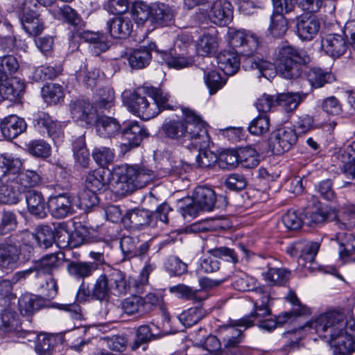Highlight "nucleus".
Returning <instances> with one entry per match:
<instances>
[{"instance_id": "nucleus-1", "label": "nucleus", "mask_w": 355, "mask_h": 355, "mask_svg": "<svg viewBox=\"0 0 355 355\" xmlns=\"http://www.w3.org/2000/svg\"><path fill=\"white\" fill-rule=\"evenodd\" d=\"M182 112L184 119H169L162 123L163 137L189 150L207 146L210 139L205 122L193 110L184 108Z\"/></svg>"}, {"instance_id": "nucleus-2", "label": "nucleus", "mask_w": 355, "mask_h": 355, "mask_svg": "<svg viewBox=\"0 0 355 355\" xmlns=\"http://www.w3.org/2000/svg\"><path fill=\"white\" fill-rule=\"evenodd\" d=\"M310 61L306 53L298 51L290 45L279 47L275 54L274 64L259 58H249L247 64H250L252 69L258 71L259 77L266 79L272 78L276 74V68L280 75L286 79H297L303 72V67Z\"/></svg>"}, {"instance_id": "nucleus-3", "label": "nucleus", "mask_w": 355, "mask_h": 355, "mask_svg": "<svg viewBox=\"0 0 355 355\" xmlns=\"http://www.w3.org/2000/svg\"><path fill=\"white\" fill-rule=\"evenodd\" d=\"M116 180L112 184L114 191L119 195L132 192L144 187L154 177V172L144 166L123 164L114 169Z\"/></svg>"}, {"instance_id": "nucleus-4", "label": "nucleus", "mask_w": 355, "mask_h": 355, "mask_svg": "<svg viewBox=\"0 0 355 355\" xmlns=\"http://www.w3.org/2000/svg\"><path fill=\"white\" fill-rule=\"evenodd\" d=\"M128 290L125 274L119 270L112 269L109 273L101 275L96 280L92 290L93 297L106 300L110 295L120 296Z\"/></svg>"}, {"instance_id": "nucleus-5", "label": "nucleus", "mask_w": 355, "mask_h": 355, "mask_svg": "<svg viewBox=\"0 0 355 355\" xmlns=\"http://www.w3.org/2000/svg\"><path fill=\"white\" fill-rule=\"evenodd\" d=\"M19 69V64L13 55H4L0 58V96L10 101L17 100L24 92L25 86L19 80L8 78L7 75L15 73Z\"/></svg>"}, {"instance_id": "nucleus-6", "label": "nucleus", "mask_w": 355, "mask_h": 355, "mask_svg": "<svg viewBox=\"0 0 355 355\" xmlns=\"http://www.w3.org/2000/svg\"><path fill=\"white\" fill-rule=\"evenodd\" d=\"M306 326L319 337L327 340L345 327V319L342 313L332 310L312 318Z\"/></svg>"}, {"instance_id": "nucleus-7", "label": "nucleus", "mask_w": 355, "mask_h": 355, "mask_svg": "<svg viewBox=\"0 0 355 355\" xmlns=\"http://www.w3.org/2000/svg\"><path fill=\"white\" fill-rule=\"evenodd\" d=\"M148 89V85H144L128 95L123 96V101L128 110L144 120L154 118L159 113L156 103L148 101L145 96H150Z\"/></svg>"}, {"instance_id": "nucleus-8", "label": "nucleus", "mask_w": 355, "mask_h": 355, "mask_svg": "<svg viewBox=\"0 0 355 355\" xmlns=\"http://www.w3.org/2000/svg\"><path fill=\"white\" fill-rule=\"evenodd\" d=\"M193 205L182 208V215L196 217L200 211H210L216 202L215 191L209 187L198 186L192 194Z\"/></svg>"}, {"instance_id": "nucleus-9", "label": "nucleus", "mask_w": 355, "mask_h": 355, "mask_svg": "<svg viewBox=\"0 0 355 355\" xmlns=\"http://www.w3.org/2000/svg\"><path fill=\"white\" fill-rule=\"evenodd\" d=\"M62 254V253H54L42 257L33 267L16 273L17 280L25 279L32 273H35V277H42L43 275L52 274L53 270L61 264Z\"/></svg>"}, {"instance_id": "nucleus-10", "label": "nucleus", "mask_w": 355, "mask_h": 355, "mask_svg": "<svg viewBox=\"0 0 355 355\" xmlns=\"http://www.w3.org/2000/svg\"><path fill=\"white\" fill-rule=\"evenodd\" d=\"M230 44L235 52L250 56L257 49L258 39L249 31L239 30L230 33Z\"/></svg>"}, {"instance_id": "nucleus-11", "label": "nucleus", "mask_w": 355, "mask_h": 355, "mask_svg": "<svg viewBox=\"0 0 355 355\" xmlns=\"http://www.w3.org/2000/svg\"><path fill=\"white\" fill-rule=\"evenodd\" d=\"M34 125L38 129L44 128L55 145H60L64 137L63 125L55 121L46 112H39L33 115Z\"/></svg>"}, {"instance_id": "nucleus-12", "label": "nucleus", "mask_w": 355, "mask_h": 355, "mask_svg": "<svg viewBox=\"0 0 355 355\" xmlns=\"http://www.w3.org/2000/svg\"><path fill=\"white\" fill-rule=\"evenodd\" d=\"M251 298L254 304V309L248 315L257 318L270 315L272 298L268 288L266 286L256 288Z\"/></svg>"}, {"instance_id": "nucleus-13", "label": "nucleus", "mask_w": 355, "mask_h": 355, "mask_svg": "<svg viewBox=\"0 0 355 355\" xmlns=\"http://www.w3.org/2000/svg\"><path fill=\"white\" fill-rule=\"evenodd\" d=\"M297 140L295 130L284 127L279 128L270 138L272 151L275 154H282L288 151Z\"/></svg>"}, {"instance_id": "nucleus-14", "label": "nucleus", "mask_w": 355, "mask_h": 355, "mask_svg": "<svg viewBox=\"0 0 355 355\" xmlns=\"http://www.w3.org/2000/svg\"><path fill=\"white\" fill-rule=\"evenodd\" d=\"M47 207L53 217L64 218L74 211L73 197L68 193L51 196L47 202Z\"/></svg>"}, {"instance_id": "nucleus-15", "label": "nucleus", "mask_w": 355, "mask_h": 355, "mask_svg": "<svg viewBox=\"0 0 355 355\" xmlns=\"http://www.w3.org/2000/svg\"><path fill=\"white\" fill-rule=\"evenodd\" d=\"M20 248L15 239L7 238L0 243V267L13 270L17 267Z\"/></svg>"}, {"instance_id": "nucleus-16", "label": "nucleus", "mask_w": 355, "mask_h": 355, "mask_svg": "<svg viewBox=\"0 0 355 355\" xmlns=\"http://www.w3.org/2000/svg\"><path fill=\"white\" fill-rule=\"evenodd\" d=\"M121 132L123 139L128 141L121 145V150L124 151L139 146L142 139L148 135L146 130L137 121L128 122Z\"/></svg>"}, {"instance_id": "nucleus-17", "label": "nucleus", "mask_w": 355, "mask_h": 355, "mask_svg": "<svg viewBox=\"0 0 355 355\" xmlns=\"http://www.w3.org/2000/svg\"><path fill=\"white\" fill-rule=\"evenodd\" d=\"M22 191L15 178L0 176V202L3 204H17Z\"/></svg>"}, {"instance_id": "nucleus-18", "label": "nucleus", "mask_w": 355, "mask_h": 355, "mask_svg": "<svg viewBox=\"0 0 355 355\" xmlns=\"http://www.w3.org/2000/svg\"><path fill=\"white\" fill-rule=\"evenodd\" d=\"M20 21L24 31L31 36L36 37L44 30V22L39 15L27 7V3H22Z\"/></svg>"}, {"instance_id": "nucleus-19", "label": "nucleus", "mask_w": 355, "mask_h": 355, "mask_svg": "<svg viewBox=\"0 0 355 355\" xmlns=\"http://www.w3.org/2000/svg\"><path fill=\"white\" fill-rule=\"evenodd\" d=\"M291 315V313H284L282 315L278 316L277 320L272 319L265 320V318H257L251 317L250 315H246L240 320H237V321L235 322V324L244 327V329H247L257 324L260 329L271 331L276 328L277 323L283 324L288 322L290 321Z\"/></svg>"}, {"instance_id": "nucleus-20", "label": "nucleus", "mask_w": 355, "mask_h": 355, "mask_svg": "<svg viewBox=\"0 0 355 355\" xmlns=\"http://www.w3.org/2000/svg\"><path fill=\"white\" fill-rule=\"evenodd\" d=\"M209 20L217 25L225 26L233 17L232 4L225 0H218L214 2L208 12Z\"/></svg>"}, {"instance_id": "nucleus-21", "label": "nucleus", "mask_w": 355, "mask_h": 355, "mask_svg": "<svg viewBox=\"0 0 355 355\" xmlns=\"http://www.w3.org/2000/svg\"><path fill=\"white\" fill-rule=\"evenodd\" d=\"M347 47L345 40L338 34H329L321 40L322 50L333 58H338L343 55Z\"/></svg>"}, {"instance_id": "nucleus-22", "label": "nucleus", "mask_w": 355, "mask_h": 355, "mask_svg": "<svg viewBox=\"0 0 355 355\" xmlns=\"http://www.w3.org/2000/svg\"><path fill=\"white\" fill-rule=\"evenodd\" d=\"M333 157L343 164L342 171L347 178H355V144L338 150Z\"/></svg>"}, {"instance_id": "nucleus-23", "label": "nucleus", "mask_w": 355, "mask_h": 355, "mask_svg": "<svg viewBox=\"0 0 355 355\" xmlns=\"http://www.w3.org/2000/svg\"><path fill=\"white\" fill-rule=\"evenodd\" d=\"M0 126L2 134L8 139L16 138L26 130L25 121L14 114L5 117Z\"/></svg>"}, {"instance_id": "nucleus-24", "label": "nucleus", "mask_w": 355, "mask_h": 355, "mask_svg": "<svg viewBox=\"0 0 355 355\" xmlns=\"http://www.w3.org/2000/svg\"><path fill=\"white\" fill-rule=\"evenodd\" d=\"M70 110L72 117L76 121L91 124L96 119V110L94 106L84 101H76L71 103Z\"/></svg>"}, {"instance_id": "nucleus-25", "label": "nucleus", "mask_w": 355, "mask_h": 355, "mask_svg": "<svg viewBox=\"0 0 355 355\" xmlns=\"http://www.w3.org/2000/svg\"><path fill=\"white\" fill-rule=\"evenodd\" d=\"M319 243L317 242L299 241L294 247L297 250L300 251L298 263L303 267L308 269H313V266L315 257L319 250Z\"/></svg>"}, {"instance_id": "nucleus-26", "label": "nucleus", "mask_w": 355, "mask_h": 355, "mask_svg": "<svg viewBox=\"0 0 355 355\" xmlns=\"http://www.w3.org/2000/svg\"><path fill=\"white\" fill-rule=\"evenodd\" d=\"M24 160L17 155L8 152L0 154V169L1 175L16 178L17 174L21 171Z\"/></svg>"}, {"instance_id": "nucleus-27", "label": "nucleus", "mask_w": 355, "mask_h": 355, "mask_svg": "<svg viewBox=\"0 0 355 355\" xmlns=\"http://www.w3.org/2000/svg\"><path fill=\"white\" fill-rule=\"evenodd\" d=\"M320 22L311 16H300L297 19V32L299 37L304 40H312L318 33Z\"/></svg>"}, {"instance_id": "nucleus-28", "label": "nucleus", "mask_w": 355, "mask_h": 355, "mask_svg": "<svg viewBox=\"0 0 355 355\" xmlns=\"http://www.w3.org/2000/svg\"><path fill=\"white\" fill-rule=\"evenodd\" d=\"M236 321H231L230 324L220 328V332L225 334L223 342L226 349L236 348L242 342V333L245 329L244 327L236 325Z\"/></svg>"}, {"instance_id": "nucleus-29", "label": "nucleus", "mask_w": 355, "mask_h": 355, "mask_svg": "<svg viewBox=\"0 0 355 355\" xmlns=\"http://www.w3.org/2000/svg\"><path fill=\"white\" fill-rule=\"evenodd\" d=\"M174 12L171 8L164 3H154L151 5L150 21L157 26H166L173 23Z\"/></svg>"}, {"instance_id": "nucleus-30", "label": "nucleus", "mask_w": 355, "mask_h": 355, "mask_svg": "<svg viewBox=\"0 0 355 355\" xmlns=\"http://www.w3.org/2000/svg\"><path fill=\"white\" fill-rule=\"evenodd\" d=\"M217 62L218 67L227 76H232L236 73L240 67V59L239 53L225 50L218 55Z\"/></svg>"}, {"instance_id": "nucleus-31", "label": "nucleus", "mask_w": 355, "mask_h": 355, "mask_svg": "<svg viewBox=\"0 0 355 355\" xmlns=\"http://www.w3.org/2000/svg\"><path fill=\"white\" fill-rule=\"evenodd\" d=\"M107 26L112 37L122 39L130 35L133 24L129 17H119L108 20Z\"/></svg>"}, {"instance_id": "nucleus-32", "label": "nucleus", "mask_w": 355, "mask_h": 355, "mask_svg": "<svg viewBox=\"0 0 355 355\" xmlns=\"http://www.w3.org/2000/svg\"><path fill=\"white\" fill-rule=\"evenodd\" d=\"M122 58H125L132 69H143L150 63L151 53L146 48L126 50L121 54Z\"/></svg>"}, {"instance_id": "nucleus-33", "label": "nucleus", "mask_w": 355, "mask_h": 355, "mask_svg": "<svg viewBox=\"0 0 355 355\" xmlns=\"http://www.w3.org/2000/svg\"><path fill=\"white\" fill-rule=\"evenodd\" d=\"M352 335L350 332L345 331L344 328L338 334H336L332 338H329L327 342L334 353L340 355H348L352 352Z\"/></svg>"}, {"instance_id": "nucleus-34", "label": "nucleus", "mask_w": 355, "mask_h": 355, "mask_svg": "<svg viewBox=\"0 0 355 355\" xmlns=\"http://www.w3.org/2000/svg\"><path fill=\"white\" fill-rule=\"evenodd\" d=\"M332 218V213H327L318 202L309 205L304 211V222L309 226L320 225Z\"/></svg>"}, {"instance_id": "nucleus-35", "label": "nucleus", "mask_w": 355, "mask_h": 355, "mask_svg": "<svg viewBox=\"0 0 355 355\" xmlns=\"http://www.w3.org/2000/svg\"><path fill=\"white\" fill-rule=\"evenodd\" d=\"M96 130L100 137L110 138L121 132V127L116 119L102 116L96 120Z\"/></svg>"}, {"instance_id": "nucleus-36", "label": "nucleus", "mask_w": 355, "mask_h": 355, "mask_svg": "<svg viewBox=\"0 0 355 355\" xmlns=\"http://www.w3.org/2000/svg\"><path fill=\"white\" fill-rule=\"evenodd\" d=\"M26 201L29 213L40 218L46 216V203L40 192L29 191L26 195Z\"/></svg>"}, {"instance_id": "nucleus-37", "label": "nucleus", "mask_w": 355, "mask_h": 355, "mask_svg": "<svg viewBox=\"0 0 355 355\" xmlns=\"http://www.w3.org/2000/svg\"><path fill=\"white\" fill-rule=\"evenodd\" d=\"M82 38L89 44V50L94 55H98L109 49L106 37L98 33L87 31L82 33Z\"/></svg>"}, {"instance_id": "nucleus-38", "label": "nucleus", "mask_w": 355, "mask_h": 355, "mask_svg": "<svg viewBox=\"0 0 355 355\" xmlns=\"http://www.w3.org/2000/svg\"><path fill=\"white\" fill-rule=\"evenodd\" d=\"M168 291L177 297L186 300L200 302L207 299V295L203 291L195 290L184 284H178L169 287Z\"/></svg>"}, {"instance_id": "nucleus-39", "label": "nucleus", "mask_w": 355, "mask_h": 355, "mask_svg": "<svg viewBox=\"0 0 355 355\" xmlns=\"http://www.w3.org/2000/svg\"><path fill=\"white\" fill-rule=\"evenodd\" d=\"M19 188L24 192L26 189L39 186L42 182V178L36 171L24 168L17 174L15 178Z\"/></svg>"}, {"instance_id": "nucleus-40", "label": "nucleus", "mask_w": 355, "mask_h": 355, "mask_svg": "<svg viewBox=\"0 0 355 355\" xmlns=\"http://www.w3.org/2000/svg\"><path fill=\"white\" fill-rule=\"evenodd\" d=\"M125 225L130 227L139 228L140 227L150 225L151 215L145 209H134L125 214L122 218Z\"/></svg>"}, {"instance_id": "nucleus-41", "label": "nucleus", "mask_w": 355, "mask_h": 355, "mask_svg": "<svg viewBox=\"0 0 355 355\" xmlns=\"http://www.w3.org/2000/svg\"><path fill=\"white\" fill-rule=\"evenodd\" d=\"M97 267V264L92 262L71 261L67 270L71 277L79 280L92 275Z\"/></svg>"}, {"instance_id": "nucleus-42", "label": "nucleus", "mask_w": 355, "mask_h": 355, "mask_svg": "<svg viewBox=\"0 0 355 355\" xmlns=\"http://www.w3.org/2000/svg\"><path fill=\"white\" fill-rule=\"evenodd\" d=\"M218 47V41L216 35L205 33L201 35L196 43V52L202 56L214 54Z\"/></svg>"}, {"instance_id": "nucleus-43", "label": "nucleus", "mask_w": 355, "mask_h": 355, "mask_svg": "<svg viewBox=\"0 0 355 355\" xmlns=\"http://www.w3.org/2000/svg\"><path fill=\"white\" fill-rule=\"evenodd\" d=\"M104 168H98L88 173L85 179V187L97 192L104 191L107 186V180Z\"/></svg>"}, {"instance_id": "nucleus-44", "label": "nucleus", "mask_w": 355, "mask_h": 355, "mask_svg": "<svg viewBox=\"0 0 355 355\" xmlns=\"http://www.w3.org/2000/svg\"><path fill=\"white\" fill-rule=\"evenodd\" d=\"M336 239L340 245V258L345 261L351 254L355 252V236L348 232H338Z\"/></svg>"}, {"instance_id": "nucleus-45", "label": "nucleus", "mask_w": 355, "mask_h": 355, "mask_svg": "<svg viewBox=\"0 0 355 355\" xmlns=\"http://www.w3.org/2000/svg\"><path fill=\"white\" fill-rule=\"evenodd\" d=\"M307 80L311 85L315 88L324 86L326 83H330L334 80V75L324 71L320 68H311L307 72Z\"/></svg>"}, {"instance_id": "nucleus-46", "label": "nucleus", "mask_w": 355, "mask_h": 355, "mask_svg": "<svg viewBox=\"0 0 355 355\" xmlns=\"http://www.w3.org/2000/svg\"><path fill=\"white\" fill-rule=\"evenodd\" d=\"M121 309L129 315L142 314L146 312V302L141 296L132 295L123 300Z\"/></svg>"}, {"instance_id": "nucleus-47", "label": "nucleus", "mask_w": 355, "mask_h": 355, "mask_svg": "<svg viewBox=\"0 0 355 355\" xmlns=\"http://www.w3.org/2000/svg\"><path fill=\"white\" fill-rule=\"evenodd\" d=\"M306 94L300 93H282L277 94V105L283 107L286 112L295 110Z\"/></svg>"}, {"instance_id": "nucleus-48", "label": "nucleus", "mask_w": 355, "mask_h": 355, "mask_svg": "<svg viewBox=\"0 0 355 355\" xmlns=\"http://www.w3.org/2000/svg\"><path fill=\"white\" fill-rule=\"evenodd\" d=\"M265 281L270 286H282L289 278V272L284 268H272L268 266V270L263 274Z\"/></svg>"}, {"instance_id": "nucleus-49", "label": "nucleus", "mask_w": 355, "mask_h": 355, "mask_svg": "<svg viewBox=\"0 0 355 355\" xmlns=\"http://www.w3.org/2000/svg\"><path fill=\"white\" fill-rule=\"evenodd\" d=\"M148 88L150 97L153 99V103H156L157 105L159 112L162 110L173 109L171 105L172 100L171 99V96L168 93L155 87L148 86Z\"/></svg>"}, {"instance_id": "nucleus-50", "label": "nucleus", "mask_w": 355, "mask_h": 355, "mask_svg": "<svg viewBox=\"0 0 355 355\" xmlns=\"http://www.w3.org/2000/svg\"><path fill=\"white\" fill-rule=\"evenodd\" d=\"M36 277L41 279L40 286L43 297L46 300L53 299L58 293V284L52 274Z\"/></svg>"}, {"instance_id": "nucleus-51", "label": "nucleus", "mask_w": 355, "mask_h": 355, "mask_svg": "<svg viewBox=\"0 0 355 355\" xmlns=\"http://www.w3.org/2000/svg\"><path fill=\"white\" fill-rule=\"evenodd\" d=\"M239 163L246 168L256 167L259 162L257 151L251 147H245L239 150Z\"/></svg>"}, {"instance_id": "nucleus-52", "label": "nucleus", "mask_w": 355, "mask_h": 355, "mask_svg": "<svg viewBox=\"0 0 355 355\" xmlns=\"http://www.w3.org/2000/svg\"><path fill=\"white\" fill-rule=\"evenodd\" d=\"M42 96L47 103L56 104L63 98L62 88L58 84H46L42 88Z\"/></svg>"}, {"instance_id": "nucleus-53", "label": "nucleus", "mask_w": 355, "mask_h": 355, "mask_svg": "<svg viewBox=\"0 0 355 355\" xmlns=\"http://www.w3.org/2000/svg\"><path fill=\"white\" fill-rule=\"evenodd\" d=\"M270 128V118L267 114H259L250 123L249 132L254 135H262L266 133Z\"/></svg>"}, {"instance_id": "nucleus-54", "label": "nucleus", "mask_w": 355, "mask_h": 355, "mask_svg": "<svg viewBox=\"0 0 355 355\" xmlns=\"http://www.w3.org/2000/svg\"><path fill=\"white\" fill-rule=\"evenodd\" d=\"M205 312L200 307H192L183 311L179 316L180 322L186 327H190L203 318Z\"/></svg>"}, {"instance_id": "nucleus-55", "label": "nucleus", "mask_w": 355, "mask_h": 355, "mask_svg": "<svg viewBox=\"0 0 355 355\" xmlns=\"http://www.w3.org/2000/svg\"><path fill=\"white\" fill-rule=\"evenodd\" d=\"M268 30L274 37H282L288 30L286 19L283 15L273 13L270 18Z\"/></svg>"}, {"instance_id": "nucleus-56", "label": "nucleus", "mask_w": 355, "mask_h": 355, "mask_svg": "<svg viewBox=\"0 0 355 355\" xmlns=\"http://www.w3.org/2000/svg\"><path fill=\"white\" fill-rule=\"evenodd\" d=\"M156 268V264L148 258L141 269L138 279L135 281V291L139 293L144 292V287L148 284L150 274Z\"/></svg>"}, {"instance_id": "nucleus-57", "label": "nucleus", "mask_w": 355, "mask_h": 355, "mask_svg": "<svg viewBox=\"0 0 355 355\" xmlns=\"http://www.w3.org/2000/svg\"><path fill=\"white\" fill-rule=\"evenodd\" d=\"M336 218V223L340 230H351L355 227V211L351 209H343L338 214L332 213V218Z\"/></svg>"}, {"instance_id": "nucleus-58", "label": "nucleus", "mask_w": 355, "mask_h": 355, "mask_svg": "<svg viewBox=\"0 0 355 355\" xmlns=\"http://www.w3.org/2000/svg\"><path fill=\"white\" fill-rule=\"evenodd\" d=\"M157 336L152 333V330L147 324L139 326L136 330V337L131 345L132 350H137L141 345L155 340Z\"/></svg>"}, {"instance_id": "nucleus-59", "label": "nucleus", "mask_w": 355, "mask_h": 355, "mask_svg": "<svg viewBox=\"0 0 355 355\" xmlns=\"http://www.w3.org/2000/svg\"><path fill=\"white\" fill-rule=\"evenodd\" d=\"M36 338V352L39 355H50L55 344V338L46 334L37 335Z\"/></svg>"}, {"instance_id": "nucleus-60", "label": "nucleus", "mask_w": 355, "mask_h": 355, "mask_svg": "<svg viewBox=\"0 0 355 355\" xmlns=\"http://www.w3.org/2000/svg\"><path fill=\"white\" fill-rule=\"evenodd\" d=\"M155 51L159 55L162 63H165L168 67L175 69H181L189 67L190 62L184 57H174L166 51Z\"/></svg>"}, {"instance_id": "nucleus-61", "label": "nucleus", "mask_w": 355, "mask_h": 355, "mask_svg": "<svg viewBox=\"0 0 355 355\" xmlns=\"http://www.w3.org/2000/svg\"><path fill=\"white\" fill-rule=\"evenodd\" d=\"M151 5L144 2L136 3L132 8V17L137 24H144L148 19L150 20Z\"/></svg>"}, {"instance_id": "nucleus-62", "label": "nucleus", "mask_w": 355, "mask_h": 355, "mask_svg": "<svg viewBox=\"0 0 355 355\" xmlns=\"http://www.w3.org/2000/svg\"><path fill=\"white\" fill-rule=\"evenodd\" d=\"M35 237L40 246L44 248L51 247L55 242V234L49 225L39 227Z\"/></svg>"}, {"instance_id": "nucleus-63", "label": "nucleus", "mask_w": 355, "mask_h": 355, "mask_svg": "<svg viewBox=\"0 0 355 355\" xmlns=\"http://www.w3.org/2000/svg\"><path fill=\"white\" fill-rule=\"evenodd\" d=\"M232 285L239 291H248L254 288L255 279L244 272H239L234 275Z\"/></svg>"}, {"instance_id": "nucleus-64", "label": "nucleus", "mask_w": 355, "mask_h": 355, "mask_svg": "<svg viewBox=\"0 0 355 355\" xmlns=\"http://www.w3.org/2000/svg\"><path fill=\"white\" fill-rule=\"evenodd\" d=\"M17 225V216L12 211L3 210L0 212V234L15 230Z\"/></svg>"}]
</instances>
